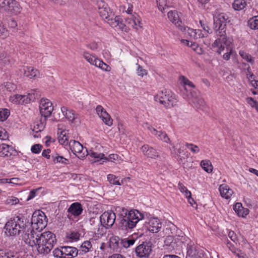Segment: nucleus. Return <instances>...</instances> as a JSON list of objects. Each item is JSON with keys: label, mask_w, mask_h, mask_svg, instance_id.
I'll list each match as a JSON object with an SVG mask.
<instances>
[{"label": "nucleus", "mask_w": 258, "mask_h": 258, "mask_svg": "<svg viewBox=\"0 0 258 258\" xmlns=\"http://www.w3.org/2000/svg\"><path fill=\"white\" fill-rule=\"evenodd\" d=\"M83 56L84 58L90 64L98 67L104 71L110 72L111 70V68L109 66L104 62L102 60L99 59L95 55H93L88 52H84Z\"/></svg>", "instance_id": "8"}, {"label": "nucleus", "mask_w": 258, "mask_h": 258, "mask_svg": "<svg viewBox=\"0 0 258 258\" xmlns=\"http://www.w3.org/2000/svg\"><path fill=\"white\" fill-rule=\"evenodd\" d=\"M80 234L77 231H70L67 233V237L72 241H76L79 240Z\"/></svg>", "instance_id": "47"}, {"label": "nucleus", "mask_w": 258, "mask_h": 258, "mask_svg": "<svg viewBox=\"0 0 258 258\" xmlns=\"http://www.w3.org/2000/svg\"><path fill=\"white\" fill-rule=\"evenodd\" d=\"M69 146L72 152L81 159H84L88 154L87 149L84 148L83 145L78 141L71 140Z\"/></svg>", "instance_id": "10"}, {"label": "nucleus", "mask_w": 258, "mask_h": 258, "mask_svg": "<svg viewBox=\"0 0 258 258\" xmlns=\"http://www.w3.org/2000/svg\"><path fill=\"white\" fill-rule=\"evenodd\" d=\"M9 36L8 30L4 27L0 22V38L5 39Z\"/></svg>", "instance_id": "53"}, {"label": "nucleus", "mask_w": 258, "mask_h": 258, "mask_svg": "<svg viewBox=\"0 0 258 258\" xmlns=\"http://www.w3.org/2000/svg\"><path fill=\"white\" fill-rule=\"evenodd\" d=\"M233 210L239 217L245 218L249 214V210L243 207L241 203H236L233 206Z\"/></svg>", "instance_id": "33"}, {"label": "nucleus", "mask_w": 258, "mask_h": 258, "mask_svg": "<svg viewBox=\"0 0 258 258\" xmlns=\"http://www.w3.org/2000/svg\"><path fill=\"white\" fill-rule=\"evenodd\" d=\"M20 71L23 76L30 79H36L40 77V73L38 70L30 66H24Z\"/></svg>", "instance_id": "21"}, {"label": "nucleus", "mask_w": 258, "mask_h": 258, "mask_svg": "<svg viewBox=\"0 0 258 258\" xmlns=\"http://www.w3.org/2000/svg\"><path fill=\"white\" fill-rule=\"evenodd\" d=\"M14 148L6 144L3 143L0 145V156L3 157H9L15 153Z\"/></svg>", "instance_id": "28"}, {"label": "nucleus", "mask_w": 258, "mask_h": 258, "mask_svg": "<svg viewBox=\"0 0 258 258\" xmlns=\"http://www.w3.org/2000/svg\"><path fill=\"white\" fill-rule=\"evenodd\" d=\"M33 93H28L24 95L14 94L10 96L9 101L15 104H23L29 103L30 101L34 99Z\"/></svg>", "instance_id": "12"}, {"label": "nucleus", "mask_w": 258, "mask_h": 258, "mask_svg": "<svg viewBox=\"0 0 258 258\" xmlns=\"http://www.w3.org/2000/svg\"><path fill=\"white\" fill-rule=\"evenodd\" d=\"M82 211L83 209L80 204L79 203H73L68 209V216L70 217L71 215L78 216L82 213Z\"/></svg>", "instance_id": "31"}, {"label": "nucleus", "mask_w": 258, "mask_h": 258, "mask_svg": "<svg viewBox=\"0 0 258 258\" xmlns=\"http://www.w3.org/2000/svg\"><path fill=\"white\" fill-rule=\"evenodd\" d=\"M98 13L100 17L106 21L111 17L114 16V13L110 10L108 5L102 1L97 3Z\"/></svg>", "instance_id": "15"}, {"label": "nucleus", "mask_w": 258, "mask_h": 258, "mask_svg": "<svg viewBox=\"0 0 258 258\" xmlns=\"http://www.w3.org/2000/svg\"><path fill=\"white\" fill-rule=\"evenodd\" d=\"M178 80L179 83L184 87V90L186 92V94H189V92L194 91V90L195 88V85L186 77L181 76L179 77Z\"/></svg>", "instance_id": "27"}, {"label": "nucleus", "mask_w": 258, "mask_h": 258, "mask_svg": "<svg viewBox=\"0 0 258 258\" xmlns=\"http://www.w3.org/2000/svg\"><path fill=\"white\" fill-rule=\"evenodd\" d=\"M135 240L134 239H127L125 238L121 240V245L125 248H128L133 245L135 243Z\"/></svg>", "instance_id": "51"}, {"label": "nucleus", "mask_w": 258, "mask_h": 258, "mask_svg": "<svg viewBox=\"0 0 258 258\" xmlns=\"http://www.w3.org/2000/svg\"><path fill=\"white\" fill-rule=\"evenodd\" d=\"M178 189L186 198L191 196V192L180 182L178 184Z\"/></svg>", "instance_id": "45"}, {"label": "nucleus", "mask_w": 258, "mask_h": 258, "mask_svg": "<svg viewBox=\"0 0 258 258\" xmlns=\"http://www.w3.org/2000/svg\"><path fill=\"white\" fill-rule=\"evenodd\" d=\"M162 227V223L157 218H151L148 221V230L153 233L158 232Z\"/></svg>", "instance_id": "26"}, {"label": "nucleus", "mask_w": 258, "mask_h": 258, "mask_svg": "<svg viewBox=\"0 0 258 258\" xmlns=\"http://www.w3.org/2000/svg\"><path fill=\"white\" fill-rule=\"evenodd\" d=\"M69 131L58 127V135L59 142L62 145H67L69 143Z\"/></svg>", "instance_id": "34"}, {"label": "nucleus", "mask_w": 258, "mask_h": 258, "mask_svg": "<svg viewBox=\"0 0 258 258\" xmlns=\"http://www.w3.org/2000/svg\"><path fill=\"white\" fill-rule=\"evenodd\" d=\"M19 200L13 196L9 197L5 201V204L10 205H14L18 204Z\"/></svg>", "instance_id": "56"}, {"label": "nucleus", "mask_w": 258, "mask_h": 258, "mask_svg": "<svg viewBox=\"0 0 258 258\" xmlns=\"http://www.w3.org/2000/svg\"><path fill=\"white\" fill-rule=\"evenodd\" d=\"M109 26L116 30L126 31V26L123 23L122 19L119 16L111 17L106 21Z\"/></svg>", "instance_id": "17"}, {"label": "nucleus", "mask_w": 258, "mask_h": 258, "mask_svg": "<svg viewBox=\"0 0 258 258\" xmlns=\"http://www.w3.org/2000/svg\"><path fill=\"white\" fill-rule=\"evenodd\" d=\"M155 136H156L159 140L162 141L165 143L170 144V139L165 132L161 131H157Z\"/></svg>", "instance_id": "41"}, {"label": "nucleus", "mask_w": 258, "mask_h": 258, "mask_svg": "<svg viewBox=\"0 0 258 258\" xmlns=\"http://www.w3.org/2000/svg\"><path fill=\"white\" fill-rule=\"evenodd\" d=\"M246 6V2L245 0H235L232 3L233 8L236 11L243 9Z\"/></svg>", "instance_id": "38"}, {"label": "nucleus", "mask_w": 258, "mask_h": 258, "mask_svg": "<svg viewBox=\"0 0 258 258\" xmlns=\"http://www.w3.org/2000/svg\"><path fill=\"white\" fill-rule=\"evenodd\" d=\"M121 240L117 236H112L110 238L109 246L114 251H119Z\"/></svg>", "instance_id": "35"}, {"label": "nucleus", "mask_w": 258, "mask_h": 258, "mask_svg": "<svg viewBox=\"0 0 258 258\" xmlns=\"http://www.w3.org/2000/svg\"><path fill=\"white\" fill-rule=\"evenodd\" d=\"M200 24L201 27L203 28V30L204 31V33H206L207 36L208 35V34H210L212 33L211 29H210L206 22L201 20L200 21Z\"/></svg>", "instance_id": "57"}, {"label": "nucleus", "mask_w": 258, "mask_h": 258, "mask_svg": "<svg viewBox=\"0 0 258 258\" xmlns=\"http://www.w3.org/2000/svg\"><path fill=\"white\" fill-rule=\"evenodd\" d=\"M27 225L23 219L19 216L11 219L5 224V233L8 236H15L26 231Z\"/></svg>", "instance_id": "2"}, {"label": "nucleus", "mask_w": 258, "mask_h": 258, "mask_svg": "<svg viewBox=\"0 0 258 258\" xmlns=\"http://www.w3.org/2000/svg\"><path fill=\"white\" fill-rule=\"evenodd\" d=\"M123 213L126 215L121 221L122 225L125 229H132L134 228L138 222L144 218V215L137 210H132L128 212L127 210L123 208H122Z\"/></svg>", "instance_id": "4"}, {"label": "nucleus", "mask_w": 258, "mask_h": 258, "mask_svg": "<svg viewBox=\"0 0 258 258\" xmlns=\"http://www.w3.org/2000/svg\"><path fill=\"white\" fill-rule=\"evenodd\" d=\"M10 115V111L7 109H0V121H3L7 119Z\"/></svg>", "instance_id": "54"}, {"label": "nucleus", "mask_w": 258, "mask_h": 258, "mask_svg": "<svg viewBox=\"0 0 258 258\" xmlns=\"http://www.w3.org/2000/svg\"><path fill=\"white\" fill-rule=\"evenodd\" d=\"M228 16L224 13L218 14L214 17V29L217 36L226 35L225 28Z\"/></svg>", "instance_id": "5"}, {"label": "nucleus", "mask_w": 258, "mask_h": 258, "mask_svg": "<svg viewBox=\"0 0 258 258\" xmlns=\"http://www.w3.org/2000/svg\"><path fill=\"white\" fill-rule=\"evenodd\" d=\"M181 31L185 35L195 39L208 36L206 33L202 32L200 29H193L187 27L182 28Z\"/></svg>", "instance_id": "18"}, {"label": "nucleus", "mask_w": 258, "mask_h": 258, "mask_svg": "<svg viewBox=\"0 0 258 258\" xmlns=\"http://www.w3.org/2000/svg\"><path fill=\"white\" fill-rule=\"evenodd\" d=\"M247 72L249 74V76H248V74H247V77L248 78V79L251 82V85H252V86H253L254 88L256 89L258 88V81H256V80H252V77H253V74L251 73L250 72V67H248L247 68Z\"/></svg>", "instance_id": "52"}, {"label": "nucleus", "mask_w": 258, "mask_h": 258, "mask_svg": "<svg viewBox=\"0 0 258 258\" xmlns=\"http://www.w3.org/2000/svg\"><path fill=\"white\" fill-rule=\"evenodd\" d=\"M47 225L46 217L45 214L40 211L33 213L31 219V228L37 230H41Z\"/></svg>", "instance_id": "7"}, {"label": "nucleus", "mask_w": 258, "mask_h": 258, "mask_svg": "<svg viewBox=\"0 0 258 258\" xmlns=\"http://www.w3.org/2000/svg\"><path fill=\"white\" fill-rule=\"evenodd\" d=\"M180 13H178L176 11H170L168 13L167 16L169 20L178 27L181 31L182 28L186 27L182 25L180 19Z\"/></svg>", "instance_id": "24"}, {"label": "nucleus", "mask_w": 258, "mask_h": 258, "mask_svg": "<svg viewBox=\"0 0 258 258\" xmlns=\"http://www.w3.org/2000/svg\"><path fill=\"white\" fill-rule=\"evenodd\" d=\"M201 167L207 173H210L212 172L213 167L211 162L209 160H203L201 162Z\"/></svg>", "instance_id": "37"}, {"label": "nucleus", "mask_w": 258, "mask_h": 258, "mask_svg": "<svg viewBox=\"0 0 258 258\" xmlns=\"http://www.w3.org/2000/svg\"><path fill=\"white\" fill-rule=\"evenodd\" d=\"M88 155H89L91 157L94 158L96 161H98L101 159H104V154L103 153H97L94 151L90 150L88 152Z\"/></svg>", "instance_id": "48"}, {"label": "nucleus", "mask_w": 258, "mask_h": 258, "mask_svg": "<svg viewBox=\"0 0 258 258\" xmlns=\"http://www.w3.org/2000/svg\"><path fill=\"white\" fill-rule=\"evenodd\" d=\"M4 87L9 92L14 91L17 89V86L14 83L7 82L4 84Z\"/></svg>", "instance_id": "58"}, {"label": "nucleus", "mask_w": 258, "mask_h": 258, "mask_svg": "<svg viewBox=\"0 0 258 258\" xmlns=\"http://www.w3.org/2000/svg\"><path fill=\"white\" fill-rule=\"evenodd\" d=\"M66 258H72L76 257L78 252L77 248L72 246H64Z\"/></svg>", "instance_id": "36"}, {"label": "nucleus", "mask_w": 258, "mask_h": 258, "mask_svg": "<svg viewBox=\"0 0 258 258\" xmlns=\"http://www.w3.org/2000/svg\"><path fill=\"white\" fill-rule=\"evenodd\" d=\"M191 49L199 54H203L204 53V50L198 44L194 42L190 43Z\"/></svg>", "instance_id": "49"}, {"label": "nucleus", "mask_w": 258, "mask_h": 258, "mask_svg": "<svg viewBox=\"0 0 258 258\" xmlns=\"http://www.w3.org/2000/svg\"><path fill=\"white\" fill-rule=\"evenodd\" d=\"M23 233L22 237L25 243L31 247L35 246L37 248L39 236H35L34 229H32L29 224L26 227L25 232Z\"/></svg>", "instance_id": "9"}, {"label": "nucleus", "mask_w": 258, "mask_h": 258, "mask_svg": "<svg viewBox=\"0 0 258 258\" xmlns=\"http://www.w3.org/2000/svg\"><path fill=\"white\" fill-rule=\"evenodd\" d=\"M248 26L251 29H258V16L250 18L248 21Z\"/></svg>", "instance_id": "43"}, {"label": "nucleus", "mask_w": 258, "mask_h": 258, "mask_svg": "<svg viewBox=\"0 0 258 258\" xmlns=\"http://www.w3.org/2000/svg\"><path fill=\"white\" fill-rule=\"evenodd\" d=\"M37 249L41 254H48L53 248L56 242L55 235L50 231L42 233L38 238Z\"/></svg>", "instance_id": "1"}, {"label": "nucleus", "mask_w": 258, "mask_h": 258, "mask_svg": "<svg viewBox=\"0 0 258 258\" xmlns=\"http://www.w3.org/2000/svg\"><path fill=\"white\" fill-rule=\"evenodd\" d=\"M230 43V41H228L226 35H224L223 36H219V38L217 39L212 44V47L216 49L215 51L217 53L221 54L224 50L225 45L228 47Z\"/></svg>", "instance_id": "19"}, {"label": "nucleus", "mask_w": 258, "mask_h": 258, "mask_svg": "<svg viewBox=\"0 0 258 258\" xmlns=\"http://www.w3.org/2000/svg\"><path fill=\"white\" fill-rule=\"evenodd\" d=\"M107 180L110 183L114 185H120L121 184L117 179V177L113 174H108L107 175Z\"/></svg>", "instance_id": "50"}, {"label": "nucleus", "mask_w": 258, "mask_h": 258, "mask_svg": "<svg viewBox=\"0 0 258 258\" xmlns=\"http://www.w3.org/2000/svg\"><path fill=\"white\" fill-rule=\"evenodd\" d=\"M152 244L150 242H144L136 248V255L140 258L149 257L152 251Z\"/></svg>", "instance_id": "13"}, {"label": "nucleus", "mask_w": 258, "mask_h": 258, "mask_svg": "<svg viewBox=\"0 0 258 258\" xmlns=\"http://www.w3.org/2000/svg\"><path fill=\"white\" fill-rule=\"evenodd\" d=\"M116 216L112 211H108L104 212L100 217L101 224L106 228L111 227L114 223Z\"/></svg>", "instance_id": "14"}, {"label": "nucleus", "mask_w": 258, "mask_h": 258, "mask_svg": "<svg viewBox=\"0 0 258 258\" xmlns=\"http://www.w3.org/2000/svg\"><path fill=\"white\" fill-rule=\"evenodd\" d=\"M187 255L189 258H204L203 250L198 248L192 242L187 244Z\"/></svg>", "instance_id": "20"}, {"label": "nucleus", "mask_w": 258, "mask_h": 258, "mask_svg": "<svg viewBox=\"0 0 258 258\" xmlns=\"http://www.w3.org/2000/svg\"><path fill=\"white\" fill-rule=\"evenodd\" d=\"M104 160L106 161L115 162L119 160V157L117 154H112L109 155L108 158L104 157Z\"/></svg>", "instance_id": "61"}, {"label": "nucleus", "mask_w": 258, "mask_h": 258, "mask_svg": "<svg viewBox=\"0 0 258 258\" xmlns=\"http://www.w3.org/2000/svg\"><path fill=\"white\" fill-rule=\"evenodd\" d=\"M219 191L221 196L226 199H229L233 194V190L228 185L225 184H221L219 187Z\"/></svg>", "instance_id": "32"}, {"label": "nucleus", "mask_w": 258, "mask_h": 258, "mask_svg": "<svg viewBox=\"0 0 258 258\" xmlns=\"http://www.w3.org/2000/svg\"><path fill=\"white\" fill-rule=\"evenodd\" d=\"M42 146L41 145L37 144H35L32 146L31 148V151L34 154H38L40 152L42 149Z\"/></svg>", "instance_id": "60"}, {"label": "nucleus", "mask_w": 258, "mask_h": 258, "mask_svg": "<svg viewBox=\"0 0 258 258\" xmlns=\"http://www.w3.org/2000/svg\"><path fill=\"white\" fill-rule=\"evenodd\" d=\"M125 22L130 27L137 31L143 28L142 19L139 15L136 13L126 18Z\"/></svg>", "instance_id": "16"}, {"label": "nucleus", "mask_w": 258, "mask_h": 258, "mask_svg": "<svg viewBox=\"0 0 258 258\" xmlns=\"http://www.w3.org/2000/svg\"><path fill=\"white\" fill-rule=\"evenodd\" d=\"M92 244L90 240L84 241L80 246V250L83 253H87L91 250Z\"/></svg>", "instance_id": "39"}, {"label": "nucleus", "mask_w": 258, "mask_h": 258, "mask_svg": "<svg viewBox=\"0 0 258 258\" xmlns=\"http://www.w3.org/2000/svg\"><path fill=\"white\" fill-rule=\"evenodd\" d=\"M141 149L144 155L149 158L155 159L159 156L156 150L148 145H144Z\"/></svg>", "instance_id": "30"}, {"label": "nucleus", "mask_w": 258, "mask_h": 258, "mask_svg": "<svg viewBox=\"0 0 258 258\" xmlns=\"http://www.w3.org/2000/svg\"><path fill=\"white\" fill-rule=\"evenodd\" d=\"M137 73L138 76L143 77L147 75V71L141 66H139L137 70Z\"/></svg>", "instance_id": "63"}, {"label": "nucleus", "mask_w": 258, "mask_h": 258, "mask_svg": "<svg viewBox=\"0 0 258 258\" xmlns=\"http://www.w3.org/2000/svg\"><path fill=\"white\" fill-rule=\"evenodd\" d=\"M0 7L11 16H17L22 10L20 4L15 0H3Z\"/></svg>", "instance_id": "6"}, {"label": "nucleus", "mask_w": 258, "mask_h": 258, "mask_svg": "<svg viewBox=\"0 0 258 258\" xmlns=\"http://www.w3.org/2000/svg\"><path fill=\"white\" fill-rule=\"evenodd\" d=\"M0 258H19L17 253L11 251L2 252L0 253Z\"/></svg>", "instance_id": "46"}, {"label": "nucleus", "mask_w": 258, "mask_h": 258, "mask_svg": "<svg viewBox=\"0 0 258 258\" xmlns=\"http://www.w3.org/2000/svg\"><path fill=\"white\" fill-rule=\"evenodd\" d=\"M239 54L243 59L249 62L251 64L254 63V60L253 57H252L251 55L246 53L244 50H240L239 51Z\"/></svg>", "instance_id": "42"}, {"label": "nucleus", "mask_w": 258, "mask_h": 258, "mask_svg": "<svg viewBox=\"0 0 258 258\" xmlns=\"http://www.w3.org/2000/svg\"><path fill=\"white\" fill-rule=\"evenodd\" d=\"M60 111L64 114V117L71 123L75 124L79 121L78 115L74 110H69L67 107L62 106Z\"/></svg>", "instance_id": "25"}, {"label": "nucleus", "mask_w": 258, "mask_h": 258, "mask_svg": "<svg viewBox=\"0 0 258 258\" xmlns=\"http://www.w3.org/2000/svg\"><path fill=\"white\" fill-rule=\"evenodd\" d=\"M228 51L225 53L223 55V58L225 60H229L231 55L233 54V50L232 48H227Z\"/></svg>", "instance_id": "62"}, {"label": "nucleus", "mask_w": 258, "mask_h": 258, "mask_svg": "<svg viewBox=\"0 0 258 258\" xmlns=\"http://www.w3.org/2000/svg\"><path fill=\"white\" fill-rule=\"evenodd\" d=\"M96 111L98 115L106 125L108 126H111L112 125V119L110 115L102 106L97 105L96 108Z\"/></svg>", "instance_id": "22"}, {"label": "nucleus", "mask_w": 258, "mask_h": 258, "mask_svg": "<svg viewBox=\"0 0 258 258\" xmlns=\"http://www.w3.org/2000/svg\"><path fill=\"white\" fill-rule=\"evenodd\" d=\"M159 10L163 12L165 9L168 6L167 0H156Z\"/></svg>", "instance_id": "55"}, {"label": "nucleus", "mask_w": 258, "mask_h": 258, "mask_svg": "<svg viewBox=\"0 0 258 258\" xmlns=\"http://www.w3.org/2000/svg\"><path fill=\"white\" fill-rule=\"evenodd\" d=\"M64 246L57 247L53 250V255L57 258H66Z\"/></svg>", "instance_id": "40"}, {"label": "nucleus", "mask_w": 258, "mask_h": 258, "mask_svg": "<svg viewBox=\"0 0 258 258\" xmlns=\"http://www.w3.org/2000/svg\"><path fill=\"white\" fill-rule=\"evenodd\" d=\"M154 100L167 108L175 106L178 101L177 96L170 90L166 89L159 92L155 96Z\"/></svg>", "instance_id": "3"}, {"label": "nucleus", "mask_w": 258, "mask_h": 258, "mask_svg": "<svg viewBox=\"0 0 258 258\" xmlns=\"http://www.w3.org/2000/svg\"><path fill=\"white\" fill-rule=\"evenodd\" d=\"M39 108L40 114L45 118L49 117L54 109L52 102L45 98L40 100Z\"/></svg>", "instance_id": "11"}, {"label": "nucleus", "mask_w": 258, "mask_h": 258, "mask_svg": "<svg viewBox=\"0 0 258 258\" xmlns=\"http://www.w3.org/2000/svg\"><path fill=\"white\" fill-rule=\"evenodd\" d=\"M8 138V134L6 131L3 128H0V140H6Z\"/></svg>", "instance_id": "64"}, {"label": "nucleus", "mask_w": 258, "mask_h": 258, "mask_svg": "<svg viewBox=\"0 0 258 258\" xmlns=\"http://www.w3.org/2000/svg\"><path fill=\"white\" fill-rule=\"evenodd\" d=\"M190 103L194 104L195 105H202L204 103V100L196 95L195 91L190 92L189 94H186L184 97Z\"/></svg>", "instance_id": "29"}, {"label": "nucleus", "mask_w": 258, "mask_h": 258, "mask_svg": "<svg viewBox=\"0 0 258 258\" xmlns=\"http://www.w3.org/2000/svg\"><path fill=\"white\" fill-rule=\"evenodd\" d=\"M52 159L54 163H62L67 164L68 160L61 156H59L58 154L55 153L52 155Z\"/></svg>", "instance_id": "44"}, {"label": "nucleus", "mask_w": 258, "mask_h": 258, "mask_svg": "<svg viewBox=\"0 0 258 258\" xmlns=\"http://www.w3.org/2000/svg\"><path fill=\"white\" fill-rule=\"evenodd\" d=\"M186 146L187 148L190 150L193 153H198L200 152V149L199 147L197 145H194L192 144H186Z\"/></svg>", "instance_id": "59"}, {"label": "nucleus", "mask_w": 258, "mask_h": 258, "mask_svg": "<svg viewBox=\"0 0 258 258\" xmlns=\"http://www.w3.org/2000/svg\"><path fill=\"white\" fill-rule=\"evenodd\" d=\"M96 111L98 115L106 125L108 126H111L112 125V119L110 115L102 106L97 105L96 108Z\"/></svg>", "instance_id": "23"}]
</instances>
